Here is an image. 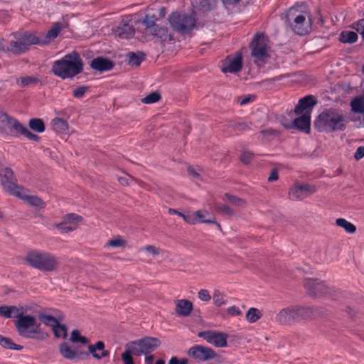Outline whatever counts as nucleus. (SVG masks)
<instances>
[{
    "label": "nucleus",
    "instance_id": "f257e3e1",
    "mask_svg": "<svg viewBox=\"0 0 364 364\" xmlns=\"http://www.w3.org/2000/svg\"><path fill=\"white\" fill-rule=\"evenodd\" d=\"M348 120L341 110L327 109L322 112L314 121V127L319 132H334L346 129Z\"/></svg>",
    "mask_w": 364,
    "mask_h": 364
},
{
    "label": "nucleus",
    "instance_id": "f03ea898",
    "mask_svg": "<svg viewBox=\"0 0 364 364\" xmlns=\"http://www.w3.org/2000/svg\"><path fill=\"white\" fill-rule=\"evenodd\" d=\"M83 70V63L80 55L73 51L60 60L53 62L52 71L55 75L66 79L73 77Z\"/></svg>",
    "mask_w": 364,
    "mask_h": 364
},
{
    "label": "nucleus",
    "instance_id": "7ed1b4c3",
    "mask_svg": "<svg viewBox=\"0 0 364 364\" xmlns=\"http://www.w3.org/2000/svg\"><path fill=\"white\" fill-rule=\"evenodd\" d=\"M285 21L298 35H305L311 30V16L302 6L296 5L289 8L285 16Z\"/></svg>",
    "mask_w": 364,
    "mask_h": 364
},
{
    "label": "nucleus",
    "instance_id": "20e7f679",
    "mask_svg": "<svg viewBox=\"0 0 364 364\" xmlns=\"http://www.w3.org/2000/svg\"><path fill=\"white\" fill-rule=\"evenodd\" d=\"M25 261L28 266L42 272H53L57 269L59 262L53 254L40 250L28 252Z\"/></svg>",
    "mask_w": 364,
    "mask_h": 364
},
{
    "label": "nucleus",
    "instance_id": "39448f33",
    "mask_svg": "<svg viewBox=\"0 0 364 364\" xmlns=\"http://www.w3.org/2000/svg\"><path fill=\"white\" fill-rule=\"evenodd\" d=\"M14 39L9 42L4 49L7 52L14 55H20L27 51L31 45H44L47 43L46 40H41L40 38L28 32L13 33ZM1 50V49L0 50Z\"/></svg>",
    "mask_w": 364,
    "mask_h": 364
},
{
    "label": "nucleus",
    "instance_id": "423d86ee",
    "mask_svg": "<svg viewBox=\"0 0 364 364\" xmlns=\"http://www.w3.org/2000/svg\"><path fill=\"white\" fill-rule=\"evenodd\" d=\"M22 126L14 117L0 110V134L2 136L18 137Z\"/></svg>",
    "mask_w": 364,
    "mask_h": 364
},
{
    "label": "nucleus",
    "instance_id": "0eeeda50",
    "mask_svg": "<svg viewBox=\"0 0 364 364\" xmlns=\"http://www.w3.org/2000/svg\"><path fill=\"white\" fill-rule=\"evenodd\" d=\"M268 38L262 33H257L252 41V55L256 62H263L268 58Z\"/></svg>",
    "mask_w": 364,
    "mask_h": 364
},
{
    "label": "nucleus",
    "instance_id": "6e6552de",
    "mask_svg": "<svg viewBox=\"0 0 364 364\" xmlns=\"http://www.w3.org/2000/svg\"><path fill=\"white\" fill-rule=\"evenodd\" d=\"M171 28L181 33L190 32L195 26V18L186 14H172L169 17Z\"/></svg>",
    "mask_w": 364,
    "mask_h": 364
},
{
    "label": "nucleus",
    "instance_id": "1a4fd4ad",
    "mask_svg": "<svg viewBox=\"0 0 364 364\" xmlns=\"http://www.w3.org/2000/svg\"><path fill=\"white\" fill-rule=\"evenodd\" d=\"M133 347L134 355H146L154 351L159 346L160 341L154 337H146L142 339L129 342Z\"/></svg>",
    "mask_w": 364,
    "mask_h": 364
},
{
    "label": "nucleus",
    "instance_id": "9d476101",
    "mask_svg": "<svg viewBox=\"0 0 364 364\" xmlns=\"http://www.w3.org/2000/svg\"><path fill=\"white\" fill-rule=\"evenodd\" d=\"M316 191L317 188L314 185L296 181L289 188L288 196L290 200L299 201L309 197Z\"/></svg>",
    "mask_w": 364,
    "mask_h": 364
},
{
    "label": "nucleus",
    "instance_id": "9b49d317",
    "mask_svg": "<svg viewBox=\"0 0 364 364\" xmlns=\"http://www.w3.org/2000/svg\"><path fill=\"white\" fill-rule=\"evenodd\" d=\"M187 354L197 362H205L218 357L213 349L202 345H195L191 347L188 350Z\"/></svg>",
    "mask_w": 364,
    "mask_h": 364
},
{
    "label": "nucleus",
    "instance_id": "f8f14e48",
    "mask_svg": "<svg viewBox=\"0 0 364 364\" xmlns=\"http://www.w3.org/2000/svg\"><path fill=\"white\" fill-rule=\"evenodd\" d=\"M0 181L4 189L13 196L22 188L16 184V179L14 172L9 167L0 168Z\"/></svg>",
    "mask_w": 364,
    "mask_h": 364
},
{
    "label": "nucleus",
    "instance_id": "ddd939ff",
    "mask_svg": "<svg viewBox=\"0 0 364 364\" xmlns=\"http://www.w3.org/2000/svg\"><path fill=\"white\" fill-rule=\"evenodd\" d=\"M198 336L217 348H224L228 345V335L224 332L208 330L200 331Z\"/></svg>",
    "mask_w": 364,
    "mask_h": 364
},
{
    "label": "nucleus",
    "instance_id": "4468645a",
    "mask_svg": "<svg viewBox=\"0 0 364 364\" xmlns=\"http://www.w3.org/2000/svg\"><path fill=\"white\" fill-rule=\"evenodd\" d=\"M304 287L309 295L315 297L322 296L326 294L328 291V288L324 283L318 279H305Z\"/></svg>",
    "mask_w": 364,
    "mask_h": 364
},
{
    "label": "nucleus",
    "instance_id": "2eb2a0df",
    "mask_svg": "<svg viewBox=\"0 0 364 364\" xmlns=\"http://www.w3.org/2000/svg\"><path fill=\"white\" fill-rule=\"evenodd\" d=\"M82 220V218L75 213L67 214L63 217V221L56 224L55 227L61 233H67L75 230Z\"/></svg>",
    "mask_w": 364,
    "mask_h": 364
},
{
    "label": "nucleus",
    "instance_id": "dca6fc26",
    "mask_svg": "<svg viewBox=\"0 0 364 364\" xmlns=\"http://www.w3.org/2000/svg\"><path fill=\"white\" fill-rule=\"evenodd\" d=\"M17 318V321H15V326L18 334L21 337L28 336V333L31 330V328L36 326V318L29 315L23 316V314H20Z\"/></svg>",
    "mask_w": 364,
    "mask_h": 364
},
{
    "label": "nucleus",
    "instance_id": "f3484780",
    "mask_svg": "<svg viewBox=\"0 0 364 364\" xmlns=\"http://www.w3.org/2000/svg\"><path fill=\"white\" fill-rule=\"evenodd\" d=\"M275 321L281 325H291L296 322L294 306L280 310L275 316Z\"/></svg>",
    "mask_w": 364,
    "mask_h": 364
},
{
    "label": "nucleus",
    "instance_id": "a211bd4d",
    "mask_svg": "<svg viewBox=\"0 0 364 364\" xmlns=\"http://www.w3.org/2000/svg\"><path fill=\"white\" fill-rule=\"evenodd\" d=\"M14 196L37 208L41 209L44 208L46 206V203L39 197L36 196H29L28 191L23 187L20 188L18 192L15 193Z\"/></svg>",
    "mask_w": 364,
    "mask_h": 364
},
{
    "label": "nucleus",
    "instance_id": "6ab92c4d",
    "mask_svg": "<svg viewBox=\"0 0 364 364\" xmlns=\"http://www.w3.org/2000/svg\"><path fill=\"white\" fill-rule=\"evenodd\" d=\"M316 104V101L311 95H308L301 99L294 109L296 114H308L311 115L313 107Z\"/></svg>",
    "mask_w": 364,
    "mask_h": 364
},
{
    "label": "nucleus",
    "instance_id": "aec40b11",
    "mask_svg": "<svg viewBox=\"0 0 364 364\" xmlns=\"http://www.w3.org/2000/svg\"><path fill=\"white\" fill-rule=\"evenodd\" d=\"M296 322L301 319L309 318L314 316H319L321 314L316 307H306L294 306Z\"/></svg>",
    "mask_w": 364,
    "mask_h": 364
},
{
    "label": "nucleus",
    "instance_id": "412c9836",
    "mask_svg": "<svg viewBox=\"0 0 364 364\" xmlns=\"http://www.w3.org/2000/svg\"><path fill=\"white\" fill-rule=\"evenodd\" d=\"M147 35L152 36L156 41L160 43L173 40L172 35L168 32V28L161 25L156 26Z\"/></svg>",
    "mask_w": 364,
    "mask_h": 364
},
{
    "label": "nucleus",
    "instance_id": "4be33fe9",
    "mask_svg": "<svg viewBox=\"0 0 364 364\" xmlns=\"http://www.w3.org/2000/svg\"><path fill=\"white\" fill-rule=\"evenodd\" d=\"M300 115L292 121V127L304 133L310 132L311 115L308 114H297Z\"/></svg>",
    "mask_w": 364,
    "mask_h": 364
},
{
    "label": "nucleus",
    "instance_id": "5701e85b",
    "mask_svg": "<svg viewBox=\"0 0 364 364\" xmlns=\"http://www.w3.org/2000/svg\"><path fill=\"white\" fill-rule=\"evenodd\" d=\"M242 68V58L241 56H236L234 58H227L222 68L224 73H236Z\"/></svg>",
    "mask_w": 364,
    "mask_h": 364
},
{
    "label": "nucleus",
    "instance_id": "b1692460",
    "mask_svg": "<svg viewBox=\"0 0 364 364\" xmlns=\"http://www.w3.org/2000/svg\"><path fill=\"white\" fill-rule=\"evenodd\" d=\"M90 67L93 70L103 72L111 70L114 67V64L110 60L103 57H97L91 61Z\"/></svg>",
    "mask_w": 364,
    "mask_h": 364
},
{
    "label": "nucleus",
    "instance_id": "393cba45",
    "mask_svg": "<svg viewBox=\"0 0 364 364\" xmlns=\"http://www.w3.org/2000/svg\"><path fill=\"white\" fill-rule=\"evenodd\" d=\"M193 310V304L187 299L177 300L176 302V313L181 316H188Z\"/></svg>",
    "mask_w": 364,
    "mask_h": 364
},
{
    "label": "nucleus",
    "instance_id": "a878e982",
    "mask_svg": "<svg viewBox=\"0 0 364 364\" xmlns=\"http://www.w3.org/2000/svg\"><path fill=\"white\" fill-rule=\"evenodd\" d=\"M134 33L135 30L132 25L124 22H122L114 31L115 35L122 39L131 38Z\"/></svg>",
    "mask_w": 364,
    "mask_h": 364
},
{
    "label": "nucleus",
    "instance_id": "bb28decb",
    "mask_svg": "<svg viewBox=\"0 0 364 364\" xmlns=\"http://www.w3.org/2000/svg\"><path fill=\"white\" fill-rule=\"evenodd\" d=\"M105 343L97 341L95 345H89L88 350L92 356L97 359H101L108 355V351L105 349Z\"/></svg>",
    "mask_w": 364,
    "mask_h": 364
},
{
    "label": "nucleus",
    "instance_id": "cd10ccee",
    "mask_svg": "<svg viewBox=\"0 0 364 364\" xmlns=\"http://www.w3.org/2000/svg\"><path fill=\"white\" fill-rule=\"evenodd\" d=\"M20 314H23L22 308H18L15 306H0V315L6 318H17Z\"/></svg>",
    "mask_w": 364,
    "mask_h": 364
},
{
    "label": "nucleus",
    "instance_id": "c85d7f7f",
    "mask_svg": "<svg viewBox=\"0 0 364 364\" xmlns=\"http://www.w3.org/2000/svg\"><path fill=\"white\" fill-rule=\"evenodd\" d=\"M59 352L64 358L68 360H73L77 355V353L65 342L60 344Z\"/></svg>",
    "mask_w": 364,
    "mask_h": 364
},
{
    "label": "nucleus",
    "instance_id": "c756f323",
    "mask_svg": "<svg viewBox=\"0 0 364 364\" xmlns=\"http://www.w3.org/2000/svg\"><path fill=\"white\" fill-rule=\"evenodd\" d=\"M53 129L59 133H65L68 129V122L61 118H54L51 122Z\"/></svg>",
    "mask_w": 364,
    "mask_h": 364
},
{
    "label": "nucleus",
    "instance_id": "7c9ffc66",
    "mask_svg": "<svg viewBox=\"0 0 364 364\" xmlns=\"http://www.w3.org/2000/svg\"><path fill=\"white\" fill-rule=\"evenodd\" d=\"M28 336H24L23 338H32L37 341H44L48 338V334L38 328L29 331Z\"/></svg>",
    "mask_w": 364,
    "mask_h": 364
},
{
    "label": "nucleus",
    "instance_id": "2f4dec72",
    "mask_svg": "<svg viewBox=\"0 0 364 364\" xmlns=\"http://www.w3.org/2000/svg\"><path fill=\"white\" fill-rule=\"evenodd\" d=\"M196 217L198 223L216 224L219 229L221 228L220 224L216 223L215 218L210 217L208 212L203 213L202 211L198 210L196 211Z\"/></svg>",
    "mask_w": 364,
    "mask_h": 364
},
{
    "label": "nucleus",
    "instance_id": "473e14b6",
    "mask_svg": "<svg viewBox=\"0 0 364 364\" xmlns=\"http://www.w3.org/2000/svg\"><path fill=\"white\" fill-rule=\"evenodd\" d=\"M339 40L344 43H353L358 40V34L351 31H343L340 34Z\"/></svg>",
    "mask_w": 364,
    "mask_h": 364
},
{
    "label": "nucleus",
    "instance_id": "72a5a7b5",
    "mask_svg": "<svg viewBox=\"0 0 364 364\" xmlns=\"http://www.w3.org/2000/svg\"><path fill=\"white\" fill-rule=\"evenodd\" d=\"M350 106L355 113L364 114V96L354 98L350 102Z\"/></svg>",
    "mask_w": 364,
    "mask_h": 364
},
{
    "label": "nucleus",
    "instance_id": "f704fd0d",
    "mask_svg": "<svg viewBox=\"0 0 364 364\" xmlns=\"http://www.w3.org/2000/svg\"><path fill=\"white\" fill-rule=\"evenodd\" d=\"M0 346L6 349L21 350L23 346L14 343L9 338L0 335Z\"/></svg>",
    "mask_w": 364,
    "mask_h": 364
},
{
    "label": "nucleus",
    "instance_id": "c9c22d12",
    "mask_svg": "<svg viewBox=\"0 0 364 364\" xmlns=\"http://www.w3.org/2000/svg\"><path fill=\"white\" fill-rule=\"evenodd\" d=\"M337 226L342 228L348 233L352 234L356 231V227L351 223L343 218H338L336 220Z\"/></svg>",
    "mask_w": 364,
    "mask_h": 364
},
{
    "label": "nucleus",
    "instance_id": "e433bc0d",
    "mask_svg": "<svg viewBox=\"0 0 364 364\" xmlns=\"http://www.w3.org/2000/svg\"><path fill=\"white\" fill-rule=\"evenodd\" d=\"M39 82V78L35 76H24L16 80V83L21 87L36 85Z\"/></svg>",
    "mask_w": 364,
    "mask_h": 364
},
{
    "label": "nucleus",
    "instance_id": "4c0bfd02",
    "mask_svg": "<svg viewBox=\"0 0 364 364\" xmlns=\"http://www.w3.org/2000/svg\"><path fill=\"white\" fill-rule=\"evenodd\" d=\"M129 64L132 66H139L144 60V55L142 53H129L127 54Z\"/></svg>",
    "mask_w": 364,
    "mask_h": 364
},
{
    "label": "nucleus",
    "instance_id": "58836bf2",
    "mask_svg": "<svg viewBox=\"0 0 364 364\" xmlns=\"http://www.w3.org/2000/svg\"><path fill=\"white\" fill-rule=\"evenodd\" d=\"M262 312L257 308L252 307L247 311L245 318L250 323H255L262 317Z\"/></svg>",
    "mask_w": 364,
    "mask_h": 364
},
{
    "label": "nucleus",
    "instance_id": "ea45409f",
    "mask_svg": "<svg viewBox=\"0 0 364 364\" xmlns=\"http://www.w3.org/2000/svg\"><path fill=\"white\" fill-rule=\"evenodd\" d=\"M133 347L131 346L129 343H127L125 346V350L122 354V360L124 364H134L132 355H134V352H132Z\"/></svg>",
    "mask_w": 364,
    "mask_h": 364
},
{
    "label": "nucleus",
    "instance_id": "a19ab883",
    "mask_svg": "<svg viewBox=\"0 0 364 364\" xmlns=\"http://www.w3.org/2000/svg\"><path fill=\"white\" fill-rule=\"evenodd\" d=\"M28 125L32 130L39 133H41L45 130V125L41 119H31L28 122Z\"/></svg>",
    "mask_w": 364,
    "mask_h": 364
},
{
    "label": "nucleus",
    "instance_id": "79ce46f5",
    "mask_svg": "<svg viewBox=\"0 0 364 364\" xmlns=\"http://www.w3.org/2000/svg\"><path fill=\"white\" fill-rule=\"evenodd\" d=\"M62 28H63V26L60 23L58 22V23H54V25L51 27V28H50L48 31V32L46 35V39H45V40L48 42L47 39L53 40V39L55 38L58 36V34H59L60 31L62 30Z\"/></svg>",
    "mask_w": 364,
    "mask_h": 364
},
{
    "label": "nucleus",
    "instance_id": "37998d69",
    "mask_svg": "<svg viewBox=\"0 0 364 364\" xmlns=\"http://www.w3.org/2000/svg\"><path fill=\"white\" fill-rule=\"evenodd\" d=\"M38 318L45 325L49 326L52 328L56 326L59 322L55 317L43 314H39Z\"/></svg>",
    "mask_w": 364,
    "mask_h": 364
},
{
    "label": "nucleus",
    "instance_id": "c03bdc74",
    "mask_svg": "<svg viewBox=\"0 0 364 364\" xmlns=\"http://www.w3.org/2000/svg\"><path fill=\"white\" fill-rule=\"evenodd\" d=\"M141 22L145 26V33L146 35L157 26V24L155 23L154 16H149V15H146Z\"/></svg>",
    "mask_w": 364,
    "mask_h": 364
},
{
    "label": "nucleus",
    "instance_id": "a18cd8bd",
    "mask_svg": "<svg viewBox=\"0 0 364 364\" xmlns=\"http://www.w3.org/2000/svg\"><path fill=\"white\" fill-rule=\"evenodd\" d=\"M53 328V333L57 338H65L67 337V328L59 322Z\"/></svg>",
    "mask_w": 364,
    "mask_h": 364
},
{
    "label": "nucleus",
    "instance_id": "49530a36",
    "mask_svg": "<svg viewBox=\"0 0 364 364\" xmlns=\"http://www.w3.org/2000/svg\"><path fill=\"white\" fill-rule=\"evenodd\" d=\"M213 301L215 306H221L226 304L225 296L218 290H215L213 294Z\"/></svg>",
    "mask_w": 364,
    "mask_h": 364
},
{
    "label": "nucleus",
    "instance_id": "de8ad7c7",
    "mask_svg": "<svg viewBox=\"0 0 364 364\" xmlns=\"http://www.w3.org/2000/svg\"><path fill=\"white\" fill-rule=\"evenodd\" d=\"M70 341L73 343L80 342L82 344H87L88 343L87 338L80 336V331L77 329L72 331Z\"/></svg>",
    "mask_w": 364,
    "mask_h": 364
},
{
    "label": "nucleus",
    "instance_id": "09e8293b",
    "mask_svg": "<svg viewBox=\"0 0 364 364\" xmlns=\"http://www.w3.org/2000/svg\"><path fill=\"white\" fill-rule=\"evenodd\" d=\"M229 127L232 129L234 132H241L250 129V126L242 122H236L230 124Z\"/></svg>",
    "mask_w": 364,
    "mask_h": 364
},
{
    "label": "nucleus",
    "instance_id": "8fccbe9b",
    "mask_svg": "<svg viewBox=\"0 0 364 364\" xmlns=\"http://www.w3.org/2000/svg\"><path fill=\"white\" fill-rule=\"evenodd\" d=\"M161 98V95L157 92H153L149 93L145 97L141 100V102L144 104H152L158 102Z\"/></svg>",
    "mask_w": 364,
    "mask_h": 364
},
{
    "label": "nucleus",
    "instance_id": "3c124183",
    "mask_svg": "<svg viewBox=\"0 0 364 364\" xmlns=\"http://www.w3.org/2000/svg\"><path fill=\"white\" fill-rule=\"evenodd\" d=\"M225 196L228 200L235 206L243 207L245 205V201L242 198L229 193H226Z\"/></svg>",
    "mask_w": 364,
    "mask_h": 364
},
{
    "label": "nucleus",
    "instance_id": "603ef678",
    "mask_svg": "<svg viewBox=\"0 0 364 364\" xmlns=\"http://www.w3.org/2000/svg\"><path fill=\"white\" fill-rule=\"evenodd\" d=\"M216 210L221 214L232 216L235 214V211L228 205L223 204L216 205Z\"/></svg>",
    "mask_w": 364,
    "mask_h": 364
},
{
    "label": "nucleus",
    "instance_id": "864d4df0",
    "mask_svg": "<svg viewBox=\"0 0 364 364\" xmlns=\"http://www.w3.org/2000/svg\"><path fill=\"white\" fill-rule=\"evenodd\" d=\"M20 135H23L25 137L31 141H38L40 140V137L38 135L31 133L27 129V128L23 126H22L20 130Z\"/></svg>",
    "mask_w": 364,
    "mask_h": 364
},
{
    "label": "nucleus",
    "instance_id": "5fc2aeb1",
    "mask_svg": "<svg viewBox=\"0 0 364 364\" xmlns=\"http://www.w3.org/2000/svg\"><path fill=\"white\" fill-rule=\"evenodd\" d=\"M217 0H198L199 6L204 10H210L215 6Z\"/></svg>",
    "mask_w": 364,
    "mask_h": 364
},
{
    "label": "nucleus",
    "instance_id": "6e6d98bb",
    "mask_svg": "<svg viewBox=\"0 0 364 364\" xmlns=\"http://www.w3.org/2000/svg\"><path fill=\"white\" fill-rule=\"evenodd\" d=\"M87 90L88 87L80 86L73 90V95L76 98H82Z\"/></svg>",
    "mask_w": 364,
    "mask_h": 364
},
{
    "label": "nucleus",
    "instance_id": "4d7b16f0",
    "mask_svg": "<svg viewBox=\"0 0 364 364\" xmlns=\"http://www.w3.org/2000/svg\"><path fill=\"white\" fill-rule=\"evenodd\" d=\"M183 219L190 225H194L198 223L196 217V211L191 214L183 215Z\"/></svg>",
    "mask_w": 364,
    "mask_h": 364
},
{
    "label": "nucleus",
    "instance_id": "13d9d810",
    "mask_svg": "<svg viewBox=\"0 0 364 364\" xmlns=\"http://www.w3.org/2000/svg\"><path fill=\"white\" fill-rule=\"evenodd\" d=\"M124 244H125V241L119 237L111 240L108 241V242L107 243V245L108 246H111L113 247H122V246L124 245Z\"/></svg>",
    "mask_w": 364,
    "mask_h": 364
},
{
    "label": "nucleus",
    "instance_id": "bf43d9fd",
    "mask_svg": "<svg viewBox=\"0 0 364 364\" xmlns=\"http://www.w3.org/2000/svg\"><path fill=\"white\" fill-rule=\"evenodd\" d=\"M198 298L203 301H208L211 299V296L210 295L209 292L206 289H200L198 291Z\"/></svg>",
    "mask_w": 364,
    "mask_h": 364
},
{
    "label": "nucleus",
    "instance_id": "052dcab7",
    "mask_svg": "<svg viewBox=\"0 0 364 364\" xmlns=\"http://www.w3.org/2000/svg\"><path fill=\"white\" fill-rule=\"evenodd\" d=\"M252 154L249 151H243L240 156V160L245 164H249L252 159Z\"/></svg>",
    "mask_w": 364,
    "mask_h": 364
},
{
    "label": "nucleus",
    "instance_id": "680f3d73",
    "mask_svg": "<svg viewBox=\"0 0 364 364\" xmlns=\"http://www.w3.org/2000/svg\"><path fill=\"white\" fill-rule=\"evenodd\" d=\"M188 360L186 358L178 359L176 356H173L168 361V364H188Z\"/></svg>",
    "mask_w": 364,
    "mask_h": 364
},
{
    "label": "nucleus",
    "instance_id": "e2e57ef3",
    "mask_svg": "<svg viewBox=\"0 0 364 364\" xmlns=\"http://www.w3.org/2000/svg\"><path fill=\"white\" fill-rule=\"evenodd\" d=\"M144 250L149 254L152 255H158L160 253V250L159 248L156 247L154 245H146L144 247Z\"/></svg>",
    "mask_w": 364,
    "mask_h": 364
},
{
    "label": "nucleus",
    "instance_id": "0e129e2a",
    "mask_svg": "<svg viewBox=\"0 0 364 364\" xmlns=\"http://www.w3.org/2000/svg\"><path fill=\"white\" fill-rule=\"evenodd\" d=\"M227 313L232 316H237L241 315V311L236 306H232L227 309Z\"/></svg>",
    "mask_w": 364,
    "mask_h": 364
},
{
    "label": "nucleus",
    "instance_id": "69168bd1",
    "mask_svg": "<svg viewBox=\"0 0 364 364\" xmlns=\"http://www.w3.org/2000/svg\"><path fill=\"white\" fill-rule=\"evenodd\" d=\"M355 159L358 161L364 157V146H359L355 154H354Z\"/></svg>",
    "mask_w": 364,
    "mask_h": 364
},
{
    "label": "nucleus",
    "instance_id": "338daca9",
    "mask_svg": "<svg viewBox=\"0 0 364 364\" xmlns=\"http://www.w3.org/2000/svg\"><path fill=\"white\" fill-rule=\"evenodd\" d=\"M118 181L122 185L126 186L129 185L131 181H135V178L131 176H129V178L119 177Z\"/></svg>",
    "mask_w": 364,
    "mask_h": 364
},
{
    "label": "nucleus",
    "instance_id": "774afa93",
    "mask_svg": "<svg viewBox=\"0 0 364 364\" xmlns=\"http://www.w3.org/2000/svg\"><path fill=\"white\" fill-rule=\"evenodd\" d=\"M278 179V171L276 168H273L271 171L270 175L268 177V181L272 182Z\"/></svg>",
    "mask_w": 364,
    "mask_h": 364
}]
</instances>
